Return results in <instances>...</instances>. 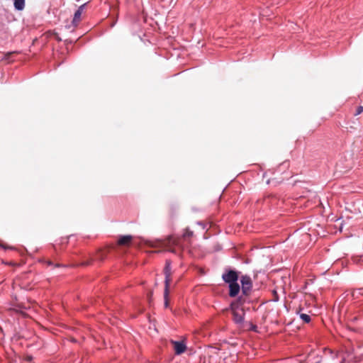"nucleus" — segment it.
<instances>
[{
	"label": "nucleus",
	"instance_id": "obj_16",
	"mask_svg": "<svg viewBox=\"0 0 363 363\" xmlns=\"http://www.w3.org/2000/svg\"><path fill=\"white\" fill-rule=\"evenodd\" d=\"M26 361L28 362H31L33 359V357L32 355H27L25 358Z\"/></svg>",
	"mask_w": 363,
	"mask_h": 363
},
{
	"label": "nucleus",
	"instance_id": "obj_12",
	"mask_svg": "<svg viewBox=\"0 0 363 363\" xmlns=\"http://www.w3.org/2000/svg\"><path fill=\"white\" fill-rule=\"evenodd\" d=\"M168 296H169V288H167V286H164V305L165 308H167L169 306Z\"/></svg>",
	"mask_w": 363,
	"mask_h": 363
},
{
	"label": "nucleus",
	"instance_id": "obj_25",
	"mask_svg": "<svg viewBox=\"0 0 363 363\" xmlns=\"http://www.w3.org/2000/svg\"><path fill=\"white\" fill-rule=\"evenodd\" d=\"M330 353L331 354H333V352L332 350H330Z\"/></svg>",
	"mask_w": 363,
	"mask_h": 363
},
{
	"label": "nucleus",
	"instance_id": "obj_11",
	"mask_svg": "<svg viewBox=\"0 0 363 363\" xmlns=\"http://www.w3.org/2000/svg\"><path fill=\"white\" fill-rule=\"evenodd\" d=\"M297 314L299 315V318L303 320V323H309L311 322V318L309 315L301 313L300 311H298Z\"/></svg>",
	"mask_w": 363,
	"mask_h": 363
},
{
	"label": "nucleus",
	"instance_id": "obj_22",
	"mask_svg": "<svg viewBox=\"0 0 363 363\" xmlns=\"http://www.w3.org/2000/svg\"><path fill=\"white\" fill-rule=\"evenodd\" d=\"M55 267H61V265L60 264H55Z\"/></svg>",
	"mask_w": 363,
	"mask_h": 363
},
{
	"label": "nucleus",
	"instance_id": "obj_3",
	"mask_svg": "<svg viewBox=\"0 0 363 363\" xmlns=\"http://www.w3.org/2000/svg\"><path fill=\"white\" fill-rule=\"evenodd\" d=\"M233 314V322L241 326L243 325L245 322V313L242 308H241V313H240L238 311H231Z\"/></svg>",
	"mask_w": 363,
	"mask_h": 363
},
{
	"label": "nucleus",
	"instance_id": "obj_13",
	"mask_svg": "<svg viewBox=\"0 0 363 363\" xmlns=\"http://www.w3.org/2000/svg\"><path fill=\"white\" fill-rule=\"evenodd\" d=\"M363 294V287L362 288H359V289H355L353 292H352V296L356 298H358L359 296H362Z\"/></svg>",
	"mask_w": 363,
	"mask_h": 363
},
{
	"label": "nucleus",
	"instance_id": "obj_15",
	"mask_svg": "<svg viewBox=\"0 0 363 363\" xmlns=\"http://www.w3.org/2000/svg\"><path fill=\"white\" fill-rule=\"evenodd\" d=\"M363 112V106H359L356 109L355 116H357Z\"/></svg>",
	"mask_w": 363,
	"mask_h": 363
},
{
	"label": "nucleus",
	"instance_id": "obj_19",
	"mask_svg": "<svg viewBox=\"0 0 363 363\" xmlns=\"http://www.w3.org/2000/svg\"><path fill=\"white\" fill-rule=\"evenodd\" d=\"M71 236H72V235H70L69 237L66 238H62V242H68V239H69Z\"/></svg>",
	"mask_w": 363,
	"mask_h": 363
},
{
	"label": "nucleus",
	"instance_id": "obj_8",
	"mask_svg": "<svg viewBox=\"0 0 363 363\" xmlns=\"http://www.w3.org/2000/svg\"><path fill=\"white\" fill-rule=\"evenodd\" d=\"M322 357L318 354H309L307 361L308 363H320Z\"/></svg>",
	"mask_w": 363,
	"mask_h": 363
},
{
	"label": "nucleus",
	"instance_id": "obj_21",
	"mask_svg": "<svg viewBox=\"0 0 363 363\" xmlns=\"http://www.w3.org/2000/svg\"><path fill=\"white\" fill-rule=\"evenodd\" d=\"M256 329H257V326H256V325H252L251 326V330H252L255 331V330H256Z\"/></svg>",
	"mask_w": 363,
	"mask_h": 363
},
{
	"label": "nucleus",
	"instance_id": "obj_14",
	"mask_svg": "<svg viewBox=\"0 0 363 363\" xmlns=\"http://www.w3.org/2000/svg\"><path fill=\"white\" fill-rule=\"evenodd\" d=\"M193 235V231H191V230L186 228L185 230V232L183 233V237L184 238H190Z\"/></svg>",
	"mask_w": 363,
	"mask_h": 363
},
{
	"label": "nucleus",
	"instance_id": "obj_23",
	"mask_svg": "<svg viewBox=\"0 0 363 363\" xmlns=\"http://www.w3.org/2000/svg\"><path fill=\"white\" fill-rule=\"evenodd\" d=\"M345 358H342V360L340 361V363H344L345 362Z\"/></svg>",
	"mask_w": 363,
	"mask_h": 363
},
{
	"label": "nucleus",
	"instance_id": "obj_17",
	"mask_svg": "<svg viewBox=\"0 0 363 363\" xmlns=\"http://www.w3.org/2000/svg\"><path fill=\"white\" fill-rule=\"evenodd\" d=\"M85 6H86V4H84L81 5V6L77 9V11H79L81 13H82L83 9H84Z\"/></svg>",
	"mask_w": 363,
	"mask_h": 363
},
{
	"label": "nucleus",
	"instance_id": "obj_9",
	"mask_svg": "<svg viewBox=\"0 0 363 363\" xmlns=\"http://www.w3.org/2000/svg\"><path fill=\"white\" fill-rule=\"evenodd\" d=\"M26 0H13V6L15 10L21 11L25 8Z\"/></svg>",
	"mask_w": 363,
	"mask_h": 363
},
{
	"label": "nucleus",
	"instance_id": "obj_10",
	"mask_svg": "<svg viewBox=\"0 0 363 363\" xmlns=\"http://www.w3.org/2000/svg\"><path fill=\"white\" fill-rule=\"evenodd\" d=\"M82 13L79 11H76L74 17L72 21V24L74 27H76L77 26L78 22L79 21L80 17H81Z\"/></svg>",
	"mask_w": 363,
	"mask_h": 363
},
{
	"label": "nucleus",
	"instance_id": "obj_20",
	"mask_svg": "<svg viewBox=\"0 0 363 363\" xmlns=\"http://www.w3.org/2000/svg\"><path fill=\"white\" fill-rule=\"evenodd\" d=\"M46 264L48 265V266H54L53 263L52 262V261L50 260H48L46 262Z\"/></svg>",
	"mask_w": 363,
	"mask_h": 363
},
{
	"label": "nucleus",
	"instance_id": "obj_1",
	"mask_svg": "<svg viewBox=\"0 0 363 363\" xmlns=\"http://www.w3.org/2000/svg\"><path fill=\"white\" fill-rule=\"evenodd\" d=\"M240 272L230 267L225 268L222 274L223 281L228 285V295L231 298H235L240 291V286L238 284Z\"/></svg>",
	"mask_w": 363,
	"mask_h": 363
},
{
	"label": "nucleus",
	"instance_id": "obj_2",
	"mask_svg": "<svg viewBox=\"0 0 363 363\" xmlns=\"http://www.w3.org/2000/svg\"><path fill=\"white\" fill-rule=\"evenodd\" d=\"M241 283L240 290L242 295L248 296L252 289V281L249 275H242L240 278Z\"/></svg>",
	"mask_w": 363,
	"mask_h": 363
},
{
	"label": "nucleus",
	"instance_id": "obj_24",
	"mask_svg": "<svg viewBox=\"0 0 363 363\" xmlns=\"http://www.w3.org/2000/svg\"><path fill=\"white\" fill-rule=\"evenodd\" d=\"M333 357V358H337V354H335Z\"/></svg>",
	"mask_w": 363,
	"mask_h": 363
},
{
	"label": "nucleus",
	"instance_id": "obj_7",
	"mask_svg": "<svg viewBox=\"0 0 363 363\" xmlns=\"http://www.w3.org/2000/svg\"><path fill=\"white\" fill-rule=\"evenodd\" d=\"M133 237L130 235H121L118 238V243L120 245H127L132 240Z\"/></svg>",
	"mask_w": 363,
	"mask_h": 363
},
{
	"label": "nucleus",
	"instance_id": "obj_6",
	"mask_svg": "<svg viewBox=\"0 0 363 363\" xmlns=\"http://www.w3.org/2000/svg\"><path fill=\"white\" fill-rule=\"evenodd\" d=\"M244 298L242 296H238L235 300L232 301L230 304V309L231 311H238L240 307L243 304Z\"/></svg>",
	"mask_w": 363,
	"mask_h": 363
},
{
	"label": "nucleus",
	"instance_id": "obj_18",
	"mask_svg": "<svg viewBox=\"0 0 363 363\" xmlns=\"http://www.w3.org/2000/svg\"><path fill=\"white\" fill-rule=\"evenodd\" d=\"M199 226H201L203 229L206 228V225L202 221H198L196 223Z\"/></svg>",
	"mask_w": 363,
	"mask_h": 363
},
{
	"label": "nucleus",
	"instance_id": "obj_4",
	"mask_svg": "<svg viewBox=\"0 0 363 363\" xmlns=\"http://www.w3.org/2000/svg\"><path fill=\"white\" fill-rule=\"evenodd\" d=\"M174 346V353L177 355L183 354L186 350V345L184 341L171 340Z\"/></svg>",
	"mask_w": 363,
	"mask_h": 363
},
{
	"label": "nucleus",
	"instance_id": "obj_5",
	"mask_svg": "<svg viewBox=\"0 0 363 363\" xmlns=\"http://www.w3.org/2000/svg\"><path fill=\"white\" fill-rule=\"evenodd\" d=\"M172 262L170 260L167 259L165 262V266L164 268V286L169 288V281H170V276H171V269H172Z\"/></svg>",
	"mask_w": 363,
	"mask_h": 363
}]
</instances>
